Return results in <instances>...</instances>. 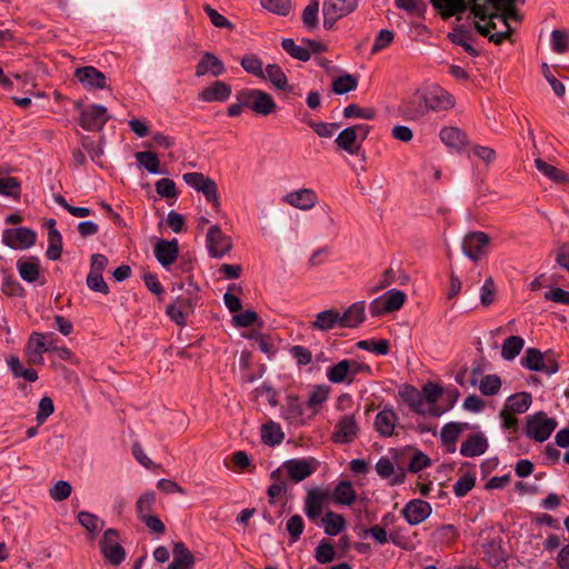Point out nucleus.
<instances>
[{
  "instance_id": "nucleus-1",
  "label": "nucleus",
  "mask_w": 569,
  "mask_h": 569,
  "mask_svg": "<svg viewBox=\"0 0 569 569\" xmlns=\"http://www.w3.org/2000/svg\"><path fill=\"white\" fill-rule=\"evenodd\" d=\"M237 101H242L246 108L262 117L273 113L277 109L272 96L260 89H243L239 91L237 93Z\"/></svg>"
},
{
  "instance_id": "nucleus-2",
  "label": "nucleus",
  "mask_w": 569,
  "mask_h": 569,
  "mask_svg": "<svg viewBox=\"0 0 569 569\" xmlns=\"http://www.w3.org/2000/svg\"><path fill=\"white\" fill-rule=\"evenodd\" d=\"M183 181L198 192H202L207 201L212 203L214 210H220L218 186L211 178L201 172H187L182 176Z\"/></svg>"
},
{
  "instance_id": "nucleus-3",
  "label": "nucleus",
  "mask_w": 569,
  "mask_h": 569,
  "mask_svg": "<svg viewBox=\"0 0 569 569\" xmlns=\"http://www.w3.org/2000/svg\"><path fill=\"white\" fill-rule=\"evenodd\" d=\"M370 132V126L360 123L343 129L336 138V144L350 154H357L360 144Z\"/></svg>"
},
{
  "instance_id": "nucleus-4",
  "label": "nucleus",
  "mask_w": 569,
  "mask_h": 569,
  "mask_svg": "<svg viewBox=\"0 0 569 569\" xmlns=\"http://www.w3.org/2000/svg\"><path fill=\"white\" fill-rule=\"evenodd\" d=\"M557 428V421L549 418L543 411L529 416L526 425L528 438L538 442L546 441Z\"/></svg>"
},
{
  "instance_id": "nucleus-5",
  "label": "nucleus",
  "mask_w": 569,
  "mask_h": 569,
  "mask_svg": "<svg viewBox=\"0 0 569 569\" xmlns=\"http://www.w3.org/2000/svg\"><path fill=\"white\" fill-rule=\"evenodd\" d=\"M357 7L358 0H325L322 8L325 29H332L339 19L353 12Z\"/></svg>"
},
{
  "instance_id": "nucleus-6",
  "label": "nucleus",
  "mask_w": 569,
  "mask_h": 569,
  "mask_svg": "<svg viewBox=\"0 0 569 569\" xmlns=\"http://www.w3.org/2000/svg\"><path fill=\"white\" fill-rule=\"evenodd\" d=\"M520 365L530 370L553 375L558 371V363L537 348H528L520 359Z\"/></svg>"
},
{
  "instance_id": "nucleus-7",
  "label": "nucleus",
  "mask_w": 569,
  "mask_h": 569,
  "mask_svg": "<svg viewBox=\"0 0 569 569\" xmlns=\"http://www.w3.org/2000/svg\"><path fill=\"white\" fill-rule=\"evenodd\" d=\"M359 433L360 426L356 415L348 413L337 420L331 439L335 443L346 445L353 442Z\"/></svg>"
},
{
  "instance_id": "nucleus-8",
  "label": "nucleus",
  "mask_w": 569,
  "mask_h": 569,
  "mask_svg": "<svg viewBox=\"0 0 569 569\" xmlns=\"http://www.w3.org/2000/svg\"><path fill=\"white\" fill-rule=\"evenodd\" d=\"M329 499L330 493L328 490L321 488H313L308 490L303 503V511L307 518L312 522H317L320 518H322V511Z\"/></svg>"
},
{
  "instance_id": "nucleus-9",
  "label": "nucleus",
  "mask_w": 569,
  "mask_h": 569,
  "mask_svg": "<svg viewBox=\"0 0 569 569\" xmlns=\"http://www.w3.org/2000/svg\"><path fill=\"white\" fill-rule=\"evenodd\" d=\"M422 91L428 112L448 111L455 107L453 96L439 86H431Z\"/></svg>"
},
{
  "instance_id": "nucleus-10",
  "label": "nucleus",
  "mask_w": 569,
  "mask_h": 569,
  "mask_svg": "<svg viewBox=\"0 0 569 569\" xmlns=\"http://www.w3.org/2000/svg\"><path fill=\"white\" fill-rule=\"evenodd\" d=\"M37 233L27 227L6 229L2 232V242L14 250H23L32 247L36 242Z\"/></svg>"
},
{
  "instance_id": "nucleus-11",
  "label": "nucleus",
  "mask_w": 569,
  "mask_h": 569,
  "mask_svg": "<svg viewBox=\"0 0 569 569\" xmlns=\"http://www.w3.org/2000/svg\"><path fill=\"white\" fill-rule=\"evenodd\" d=\"M210 257L220 259L232 249L231 238L224 234L218 224L211 226L206 237Z\"/></svg>"
},
{
  "instance_id": "nucleus-12",
  "label": "nucleus",
  "mask_w": 569,
  "mask_h": 569,
  "mask_svg": "<svg viewBox=\"0 0 569 569\" xmlns=\"http://www.w3.org/2000/svg\"><path fill=\"white\" fill-rule=\"evenodd\" d=\"M108 119L106 107L91 104L81 111L80 126L87 131H99L104 127Z\"/></svg>"
},
{
  "instance_id": "nucleus-13",
  "label": "nucleus",
  "mask_w": 569,
  "mask_h": 569,
  "mask_svg": "<svg viewBox=\"0 0 569 569\" xmlns=\"http://www.w3.org/2000/svg\"><path fill=\"white\" fill-rule=\"evenodd\" d=\"M490 239L482 231L468 233L462 241L465 254L472 261H478L486 253Z\"/></svg>"
},
{
  "instance_id": "nucleus-14",
  "label": "nucleus",
  "mask_w": 569,
  "mask_h": 569,
  "mask_svg": "<svg viewBox=\"0 0 569 569\" xmlns=\"http://www.w3.org/2000/svg\"><path fill=\"white\" fill-rule=\"evenodd\" d=\"M318 462L315 459H291L282 465L289 478L295 482H300L310 477L317 470Z\"/></svg>"
},
{
  "instance_id": "nucleus-15",
  "label": "nucleus",
  "mask_w": 569,
  "mask_h": 569,
  "mask_svg": "<svg viewBox=\"0 0 569 569\" xmlns=\"http://www.w3.org/2000/svg\"><path fill=\"white\" fill-rule=\"evenodd\" d=\"M400 397L403 402L407 403L408 407L416 413L430 415L433 417H438L441 413L440 411H432L431 408L427 409L425 397L422 396L421 391L412 386H405L400 390Z\"/></svg>"
},
{
  "instance_id": "nucleus-16",
  "label": "nucleus",
  "mask_w": 569,
  "mask_h": 569,
  "mask_svg": "<svg viewBox=\"0 0 569 569\" xmlns=\"http://www.w3.org/2000/svg\"><path fill=\"white\" fill-rule=\"evenodd\" d=\"M432 508L429 502L421 499H413L406 503L401 513L411 526L423 522L430 515Z\"/></svg>"
},
{
  "instance_id": "nucleus-17",
  "label": "nucleus",
  "mask_w": 569,
  "mask_h": 569,
  "mask_svg": "<svg viewBox=\"0 0 569 569\" xmlns=\"http://www.w3.org/2000/svg\"><path fill=\"white\" fill-rule=\"evenodd\" d=\"M400 112L407 120L417 121L428 113L423 91H417L410 99L400 104Z\"/></svg>"
},
{
  "instance_id": "nucleus-18",
  "label": "nucleus",
  "mask_w": 569,
  "mask_h": 569,
  "mask_svg": "<svg viewBox=\"0 0 569 569\" xmlns=\"http://www.w3.org/2000/svg\"><path fill=\"white\" fill-rule=\"evenodd\" d=\"M282 200L291 207L307 211L317 204L318 196L315 190L310 188H303L287 193Z\"/></svg>"
},
{
  "instance_id": "nucleus-19",
  "label": "nucleus",
  "mask_w": 569,
  "mask_h": 569,
  "mask_svg": "<svg viewBox=\"0 0 569 569\" xmlns=\"http://www.w3.org/2000/svg\"><path fill=\"white\" fill-rule=\"evenodd\" d=\"M74 77L87 89H103L106 87V76L91 66L77 68Z\"/></svg>"
},
{
  "instance_id": "nucleus-20",
  "label": "nucleus",
  "mask_w": 569,
  "mask_h": 569,
  "mask_svg": "<svg viewBox=\"0 0 569 569\" xmlns=\"http://www.w3.org/2000/svg\"><path fill=\"white\" fill-rule=\"evenodd\" d=\"M397 426L398 417L392 408H385L378 412L373 422L375 430L383 438L393 436Z\"/></svg>"
},
{
  "instance_id": "nucleus-21",
  "label": "nucleus",
  "mask_w": 569,
  "mask_h": 569,
  "mask_svg": "<svg viewBox=\"0 0 569 569\" xmlns=\"http://www.w3.org/2000/svg\"><path fill=\"white\" fill-rule=\"evenodd\" d=\"M154 257L158 260V262L167 268L171 266L179 253V246L178 240H159L154 246Z\"/></svg>"
},
{
  "instance_id": "nucleus-22",
  "label": "nucleus",
  "mask_w": 569,
  "mask_h": 569,
  "mask_svg": "<svg viewBox=\"0 0 569 569\" xmlns=\"http://www.w3.org/2000/svg\"><path fill=\"white\" fill-rule=\"evenodd\" d=\"M440 140L451 150L460 152L467 144L468 139L466 133L457 127H445L439 133Z\"/></svg>"
},
{
  "instance_id": "nucleus-23",
  "label": "nucleus",
  "mask_w": 569,
  "mask_h": 569,
  "mask_svg": "<svg viewBox=\"0 0 569 569\" xmlns=\"http://www.w3.org/2000/svg\"><path fill=\"white\" fill-rule=\"evenodd\" d=\"M226 68L223 62L214 54L204 52L196 66V76L202 77L211 73L213 77H219L224 72Z\"/></svg>"
},
{
  "instance_id": "nucleus-24",
  "label": "nucleus",
  "mask_w": 569,
  "mask_h": 569,
  "mask_svg": "<svg viewBox=\"0 0 569 569\" xmlns=\"http://www.w3.org/2000/svg\"><path fill=\"white\" fill-rule=\"evenodd\" d=\"M192 311L191 299L179 297L174 302L167 307L168 317L179 326L186 325L187 317Z\"/></svg>"
},
{
  "instance_id": "nucleus-25",
  "label": "nucleus",
  "mask_w": 569,
  "mask_h": 569,
  "mask_svg": "<svg viewBox=\"0 0 569 569\" xmlns=\"http://www.w3.org/2000/svg\"><path fill=\"white\" fill-rule=\"evenodd\" d=\"M231 94V87L222 81H216L198 93V99L204 102L226 101Z\"/></svg>"
},
{
  "instance_id": "nucleus-26",
  "label": "nucleus",
  "mask_w": 569,
  "mask_h": 569,
  "mask_svg": "<svg viewBox=\"0 0 569 569\" xmlns=\"http://www.w3.org/2000/svg\"><path fill=\"white\" fill-rule=\"evenodd\" d=\"M488 441L482 433H472L462 442L460 453L463 457H478L487 451Z\"/></svg>"
},
{
  "instance_id": "nucleus-27",
  "label": "nucleus",
  "mask_w": 569,
  "mask_h": 569,
  "mask_svg": "<svg viewBox=\"0 0 569 569\" xmlns=\"http://www.w3.org/2000/svg\"><path fill=\"white\" fill-rule=\"evenodd\" d=\"M172 553L173 560L168 569H192L194 558L183 542L174 543Z\"/></svg>"
},
{
  "instance_id": "nucleus-28",
  "label": "nucleus",
  "mask_w": 569,
  "mask_h": 569,
  "mask_svg": "<svg viewBox=\"0 0 569 569\" xmlns=\"http://www.w3.org/2000/svg\"><path fill=\"white\" fill-rule=\"evenodd\" d=\"M260 79L270 81L271 84L278 90L290 91L292 89L288 84V79L283 70L279 64L276 63L268 64L263 69V73Z\"/></svg>"
},
{
  "instance_id": "nucleus-29",
  "label": "nucleus",
  "mask_w": 569,
  "mask_h": 569,
  "mask_svg": "<svg viewBox=\"0 0 569 569\" xmlns=\"http://www.w3.org/2000/svg\"><path fill=\"white\" fill-rule=\"evenodd\" d=\"M312 327L320 331H328L333 328H341L340 312L336 309H328L319 312Z\"/></svg>"
},
{
  "instance_id": "nucleus-30",
  "label": "nucleus",
  "mask_w": 569,
  "mask_h": 569,
  "mask_svg": "<svg viewBox=\"0 0 569 569\" xmlns=\"http://www.w3.org/2000/svg\"><path fill=\"white\" fill-rule=\"evenodd\" d=\"M330 499H332L338 505L351 506L357 499V493L352 483L348 480H345L336 486L332 493L330 495Z\"/></svg>"
},
{
  "instance_id": "nucleus-31",
  "label": "nucleus",
  "mask_w": 569,
  "mask_h": 569,
  "mask_svg": "<svg viewBox=\"0 0 569 569\" xmlns=\"http://www.w3.org/2000/svg\"><path fill=\"white\" fill-rule=\"evenodd\" d=\"M365 302L351 305L343 313H340L341 328H353L365 320Z\"/></svg>"
},
{
  "instance_id": "nucleus-32",
  "label": "nucleus",
  "mask_w": 569,
  "mask_h": 569,
  "mask_svg": "<svg viewBox=\"0 0 569 569\" xmlns=\"http://www.w3.org/2000/svg\"><path fill=\"white\" fill-rule=\"evenodd\" d=\"M535 166L539 172H541L545 177L550 179L552 182L557 184H566L569 183V174H567L561 169L547 163L540 158L535 160Z\"/></svg>"
},
{
  "instance_id": "nucleus-33",
  "label": "nucleus",
  "mask_w": 569,
  "mask_h": 569,
  "mask_svg": "<svg viewBox=\"0 0 569 569\" xmlns=\"http://www.w3.org/2000/svg\"><path fill=\"white\" fill-rule=\"evenodd\" d=\"M17 269L20 277L27 282H36L40 277V264L36 257H30L27 260H18Z\"/></svg>"
},
{
  "instance_id": "nucleus-34",
  "label": "nucleus",
  "mask_w": 569,
  "mask_h": 569,
  "mask_svg": "<svg viewBox=\"0 0 569 569\" xmlns=\"http://www.w3.org/2000/svg\"><path fill=\"white\" fill-rule=\"evenodd\" d=\"M321 523L328 536H338L346 528L345 517L333 511H327L321 518Z\"/></svg>"
},
{
  "instance_id": "nucleus-35",
  "label": "nucleus",
  "mask_w": 569,
  "mask_h": 569,
  "mask_svg": "<svg viewBox=\"0 0 569 569\" xmlns=\"http://www.w3.org/2000/svg\"><path fill=\"white\" fill-rule=\"evenodd\" d=\"M431 4L438 9L441 17L447 19L466 10L465 0H430Z\"/></svg>"
},
{
  "instance_id": "nucleus-36",
  "label": "nucleus",
  "mask_w": 569,
  "mask_h": 569,
  "mask_svg": "<svg viewBox=\"0 0 569 569\" xmlns=\"http://www.w3.org/2000/svg\"><path fill=\"white\" fill-rule=\"evenodd\" d=\"M7 365L16 378H23L29 382H34L38 379V373L34 369L23 368L20 359L16 355H10L7 358Z\"/></svg>"
},
{
  "instance_id": "nucleus-37",
  "label": "nucleus",
  "mask_w": 569,
  "mask_h": 569,
  "mask_svg": "<svg viewBox=\"0 0 569 569\" xmlns=\"http://www.w3.org/2000/svg\"><path fill=\"white\" fill-rule=\"evenodd\" d=\"M532 402L531 395L528 392H518L507 398L505 407L513 413L526 412Z\"/></svg>"
},
{
  "instance_id": "nucleus-38",
  "label": "nucleus",
  "mask_w": 569,
  "mask_h": 569,
  "mask_svg": "<svg viewBox=\"0 0 569 569\" xmlns=\"http://www.w3.org/2000/svg\"><path fill=\"white\" fill-rule=\"evenodd\" d=\"M525 339L520 336H510L502 342L501 357L507 360H513L523 349Z\"/></svg>"
},
{
  "instance_id": "nucleus-39",
  "label": "nucleus",
  "mask_w": 569,
  "mask_h": 569,
  "mask_svg": "<svg viewBox=\"0 0 569 569\" xmlns=\"http://www.w3.org/2000/svg\"><path fill=\"white\" fill-rule=\"evenodd\" d=\"M283 438H284V435H283L279 423L269 421L262 426L261 439H262L263 443L273 447L276 445H280L282 442Z\"/></svg>"
},
{
  "instance_id": "nucleus-40",
  "label": "nucleus",
  "mask_w": 569,
  "mask_h": 569,
  "mask_svg": "<svg viewBox=\"0 0 569 569\" xmlns=\"http://www.w3.org/2000/svg\"><path fill=\"white\" fill-rule=\"evenodd\" d=\"M327 378L332 383H343L350 378L349 359H343L327 369Z\"/></svg>"
},
{
  "instance_id": "nucleus-41",
  "label": "nucleus",
  "mask_w": 569,
  "mask_h": 569,
  "mask_svg": "<svg viewBox=\"0 0 569 569\" xmlns=\"http://www.w3.org/2000/svg\"><path fill=\"white\" fill-rule=\"evenodd\" d=\"M48 249L46 256L50 260H58L62 252V237L56 228H51L48 231Z\"/></svg>"
},
{
  "instance_id": "nucleus-42",
  "label": "nucleus",
  "mask_w": 569,
  "mask_h": 569,
  "mask_svg": "<svg viewBox=\"0 0 569 569\" xmlns=\"http://www.w3.org/2000/svg\"><path fill=\"white\" fill-rule=\"evenodd\" d=\"M383 298V309L387 312H392L399 310L405 301H406V293L401 290H389L385 293Z\"/></svg>"
},
{
  "instance_id": "nucleus-43",
  "label": "nucleus",
  "mask_w": 569,
  "mask_h": 569,
  "mask_svg": "<svg viewBox=\"0 0 569 569\" xmlns=\"http://www.w3.org/2000/svg\"><path fill=\"white\" fill-rule=\"evenodd\" d=\"M551 48L558 54L569 51V31L565 29H556L551 32Z\"/></svg>"
},
{
  "instance_id": "nucleus-44",
  "label": "nucleus",
  "mask_w": 569,
  "mask_h": 569,
  "mask_svg": "<svg viewBox=\"0 0 569 569\" xmlns=\"http://www.w3.org/2000/svg\"><path fill=\"white\" fill-rule=\"evenodd\" d=\"M318 13H319V2L318 0H311L309 4L302 11V22L305 27L312 31L318 28Z\"/></svg>"
},
{
  "instance_id": "nucleus-45",
  "label": "nucleus",
  "mask_w": 569,
  "mask_h": 569,
  "mask_svg": "<svg viewBox=\"0 0 569 569\" xmlns=\"http://www.w3.org/2000/svg\"><path fill=\"white\" fill-rule=\"evenodd\" d=\"M136 159L150 173H160V161L156 153L150 151H140L136 153Z\"/></svg>"
},
{
  "instance_id": "nucleus-46",
  "label": "nucleus",
  "mask_w": 569,
  "mask_h": 569,
  "mask_svg": "<svg viewBox=\"0 0 569 569\" xmlns=\"http://www.w3.org/2000/svg\"><path fill=\"white\" fill-rule=\"evenodd\" d=\"M358 81L352 74H343L332 82V91L337 94H345L357 89Z\"/></svg>"
},
{
  "instance_id": "nucleus-47",
  "label": "nucleus",
  "mask_w": 569,
  "mask_h": 569,
  "mask_svg": "<svg viewBox=\"0 0 569 569\" xmlns=\"http://www.w3.org/2000/svg\"><path fill=\"white\" fill-rule=\"evenodd\" d=\"M282 49L290 54L292 58L300 61H308L310 59L309 49L302 46L296 44L292 39H283L281 42Z\"/></svg>"
},
{
  "instance_id": "nucleus-48",
  "label": "nucleus",
  "mask_w": 569,
  "mask_h": 569,
  "mask_svg": "<svg viewBox=\"0 0 569 569\" xmlns=\"http://www.w3.org/2000/svg\"><path fill=\"white\" fill-rule=\"evenodd\" d=\"M357 347L360 350L371 351L376 355L385 356L390 350V345L388 340H360L357 342Z\"/></svg>"
},
{
  "instance_id": "nucleus-49",
  "label": "nucleus",
  "mask_w": 569,
  "mask_h": 569,
  "mask_svg": "<svg viewBox=\"0 0 569 569\" xmlns=\"http://www.w3.org/2000/svg\"><path fill=\"white\" fill-rule=\"evenodd\" d=\"M21 192V184L18 178L0 177V194L18 198Z\"/></svg>"
},
{
  "instance_id": "nucleus-50",
  "label": "nucleus",
  "mask_w": 569,
  "mask_h": 569,
  "mask_svg": "<svg viewBox=\"0 0 569 569\" xmlns=\"http://www.w3.org/2000/svg\"><path fill=\"white\" fill-rule=\"evenodd\" d=\"M241 67L250 74L260 78L263 73L262 60L256 54H246L241 59Z\"/></svg>"
},
{
  "instance_id": "nucleus-51",
  "label": "nucleus",
  "mask_w": 569,
  "mask_h": 569,
  "mask_svg": "<svg viewBox=\"0 0 569 569\" xmlns=\"http://www.w3.org/2000/svg\"><path fill=\"white\" fill-rule=\"evenodd\" d=\"M303 407L297 397H289L286 406V418L292 422H302Z\"/></svg>"
},
{
  "instance_id": "nucleus-52",
  "label": "nucleus",
  "mask_w": 569,
  "mask_h": 569,
  "mask_svg": "<svg viewBox=\"0 0 569 569\" xmlns=\"http://www.w3.org/2000/svg\"><path fill=\"white\" fill-rule=\"evenodd\" d=\"M422 396L425 397V403L427 406V409H430L432 411H439L438 408H436V402L438 401L439 397L442 393V388L435 383H427L422 391Z\"/></svg>"
},
{
  "instance_id": "nucleus-53",
  "label": "nucleus",
  "mask_w": 569,
  "mask_h": 569,
  "mask_svg": "<svg viewBox=\"0 0 569 569\" xmlns=\"http://www.w3.org/2000/svg\"><path fill=\"white\" fill-rule=\"evenodd\" d=\"M501 379L497 375H487L481 381L479 389L483 396H495L501 388Z\"/></svg>"
},
{
  "instance_id": "nucleus-54",
  "label": "nucleus",
  "mask_w": 569,
  "mask_h": 569,
  "mask_svg": "<svg viewBox=\"0 0 569 569\" xmlns=\"http://www.w3.org/2000/svg\"><path fill=\"white\" fill-rule=\"evenodd\" d=\"M101 552L104 559L111 565H120L126 557L124 549L119 543H112V546L101 547Z\"/></svg>"
},
{
  "instance_id": "nucleus-55",
  "label": "nucleus",
  "mask_w": 569,
  "mask_h": 569,
  "mask_svg": "<svg viewBox=\"0 0 569 569\" xmlns=\"http://www.w3.org/2000/svg\"><path fill=\"white\" fill-rule=\"evenodd\" d=\"M280 477L281 469H277L271 472V479L273 480V483L269 486L267 491L271 503H273L274 499L282 496L287 490L286 482L280 480Z\"/></svg>"
},
{
  "instance_id": "nucleus-56",
  "label": "nucleus",
  "mask_w": 569,
  "mask_h": 569,
  "mask_svg": "<svg viewBox=\"0 0 569 569\" xmlns=\"http://www.w3.org/2000/svg\"><path fill=\"white\" fill-rule=\"evenodd\" d=\"M476 483V477L472 473H465L453 485V492L457 497H465Z\"/></svg>"
},
{
  "instance_id": "nucleus-57",
  "label": "nucleus",
  "mask_w": 569,
  "mask_h": 569,
  "mask_svg": "<svg viewBox=\"0 0 569 569\" xmlns=\"http://www.w3.org/2000/svg\"><path fill=\"white\" fill-rule=\"evenodd\" d=\"M395 39V33L391 30L382 29L377 34L375 42L371 47V53L376 54L388 48Z\"/></svg>"
},
{
  "instance_id": "nucleus-58",
  "label": "nucleus",
  "mask_w": 569,
  "mask_h": 569,
  "mask_svg": "<svg viewBox=\"0 0 569 569\" xmlns=\"http://www.w3.org/2000/svg\"><path fill=\"white\" fill-rule=\"evenodd\" d=\"M81 146L89 153L93 162L100 161V158L103 156V149L100 141L96 142L90 137L82 136Z\"/></svg>"
},
{
  "instance_id": "nucleus-59",
  "label": "nucleus",
  "mask_w": 569,
  "mask_h": 569,
  "mask_svg": "<svg viewBox=\"0 0 569 569\" xmlns=\"http://www.w3.org/2000/svg\"><path fill=\"white\" fill-rule=\"evenodd\" d=\"M305 522L300 515L291 516L286 523V529L290 535V539L292 542L299 540L301 533L303 532Z\"/></svg>"
},
{
  "instance_id": "nucleus-60",
  "label": "nucleus",
  "mask_w": 569,
  "mask_h": 569,
  "mask_svg": "<svg viewBox=\"0 0 569 569\" xmlns=\"http://www.w3.org/2000/svg\"><path fill=\"white\" fill-rule=\"evenodd\" d=\"M343 117L371 120L376 117V111L371 108L362 109L356 103H350L343 109Z\"/></svg>"
},
{
  "instance_id": "nucleus-61",
  "label": "nucleus",
  "mask_w": 569,
  "mask_h": 569,
  "mask_svg": "<svg viewBox=\"0 0 569 569\" xmlns=\"http://www.w3.org/2000/svg\"><path fill=\"white\" fill-rule=\"evenodd\" d=\"M78 520L90 533L97 532L103 525L96 515L88 511H80L78 513Z\"/></svg>"
},
{
  "instance_id": "nucleus-62",
  "label": "nucleus",
  "mask_w": 569,
  "mask_h": 569,
  "mask_svg": "<svg viewBox=\"0 0 569 569\" xmlns=\"http://www.w3.org/2000/svg\"><path fill=\"white\" fill-rule=\"evenodd\" d=\"M328 396H329V388L327 386H323V385L316 386L312 389V391L310 392V396L308 398V406L310 408L317 409L323 402L327 401Z\"/></svg>"
},
{
  "instance_id": "nucleus-63",
  "label": "nucleus",
  "mask_w": 569,
  "mask_h": 569,
  "mask_svg": "<svg viewBox=\"0 0 569 569\" xmlns=\"http://www.w3.org/2000/svg\"><path fill=\"white\" fill-rule=\"evenodd\" d=\"M263 8L279 16H287L291 9V0H260Z\"/></svg>"
},
{
  "instance_id": "nucleus-64",
  "label": "nucleus",
  "mask_w": 569,
  "mask_h": 569,
  "mask_svg": "<svg viewBox=\"0 0 569 569\" xmlns=\"http://www.w3.org/2000/svg\"><path fill=\"white\" fill-rule=\"evenodd\" d=\"M71 491L72 488L69 482L59 480L52 486L49 493L54 501H62L70 497Z\"/></svg>"
}]
</instances>
